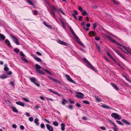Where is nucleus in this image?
Returning <instances> with one entry per match:
<instances>
[{
    "label": "nucleus",
    "instance_id": "nucleus-62",
    "mask_svg": "<svg viewBox=\"0 0 131 131\" xmlns=\"http://www.w3.org/2000/svg\"><path fill=\"white\" fill-rule=\"evenodd\" d=\"M113 2L115 4H116V5H118L119 4L118 2H116L115 0H113Z\"/></svg>",
    "mask_w": 131,
    "mask_h": 131
},
{
    "label": "nucleus",
    "instance_id": "nucleus-60",
    "mask_svg": "<svg viewBox=\"0 0 131 131\" xmlns=\"http://www.w3.org/2000/svg\"><path fill=\"white\" fill-rule=\"evenodd\" d=\"M98 51H99V52L100 53H101L102 52V51L101 50V48H100V47L98 48H97Z\"/></svg>",
    "mask_w": 131,
    "mask_h": 131
},
{
    "label": "nucleus",
    "instance_id": "nucleus-3",
    "mask_svg": "<svg viewBox=\"0 0 131 131\" xmlns=\"http://www.w3.org/2000/svg\"><path fill=\"white\" fill-rule=\"evenodd\" d=\"M111 116L115 119L119 120L122 118V117L121 116L115 113H112L111 114Z\"/></svg>",
    "mask_w": 131,
    "mask_h": 131
},
{
    "label": "nucleus",
    "instance_id": "nucleus-47",
    "mask_svg": "<svg viewBox=\"0 0 131 131\" xmlns=\"http://www.w3.org/2000/svg\"><path fill=\"white\" fill-rule=\"evenodd\" d=\"M23 100L27 102H29V101L25 97H24L23 98Z\"/></svg>",
    "mask_w": 131,
    "mask_h": 131
},
{
    "label": "nucleus",
    "instance_id": "nucleus-5",
    "mask_svg": "<svg viewBox=\"0 0 131 131\" xmlns=\"http://www.w3.org/2000/svg\"><path fill=\"white\" fill-rule=\"evenodd\" d=\"M30 81L36 85L38 87L40 86V84L37 83V80L36 78L33 77L29 78Z\"/></svg>",
    "mask_w": 131,
    "mask_h": 131
},
{
    "label": "nucleus",
    "instance_id": "nucleus-10",
    "mask_svg": "<svg viewBox=\"0 0 131 131\" xmlns=\"http://www.w3.org/2000/svg\"><path fill=\"white\" fill-rule=\"evenodd\" d=\"M65 76L67 78V79L69 81L71 82L74 83V84H75V82L72 80L70 77V76L68 75H66Z\"/></svg>",
    "mask_w": 131,
    "mask_h": 131
},
{
    "label": "nucleus",
    "instance_id": "nucleus-46",
    "mask_svg": "<svg viewBox=\"0 0 131 131\" xmlns=\"http://www.w3.org/2000/svg\"><path fill=\"white\" fill-rule=\"evenodd\" d=\"M14 51L16 53H18L19 51V50L17 48H15L14 49Z\"/></svg>",
    "mask_w": 131,
    "mask_h": 131
},
{
    "label": "nucleus",
    "instance_id": "nucleus-16",
    "mask_svg": "<svg viewBox=\"0 0 131 131\" xmlns=\"http://www.w3.org/2000/svg\"><path fill=\"white\" fill-rule=\"evenodd\" d=\"M5 42L7 45L9 47H10L12 46L9 41L7 39L5 40Z\"/></svg>",
    "mask_w": 131,
    "mask_h": 131
},
{
    "label": "nucleus",
    "instance_id": "nucleus-50",
    "mask_svg": "<svg viewBox=\"0 0 131 131\" xmlns=\"http://www.w3.org/2000/svg\"><path fill=\"white\" fill-rule=\"evenodd\" d=\"M4 70L5 71H7L9 70V69L7 67H5L4 68Z\"/></svg>",
    "mask_w": 131,
    "mask_h": 131
},
{
    "label": "nucleus",
    "instance_id": "nucleus-61",
    "mask_svg": "<svg viewBox=\"0 0 131 131\" xmlns=\"http://www.w3.org/2000/svg\"><path fill=\"white\" fill-rule=\"evenodd\" d=\"M119 56L124 59H125V57L121 53Z\"/></svg>",
    "mask_w": 131,
    "mask_h": 131
},
{
    "label": "nucleus",
    "instance_id": "nucleus-51",
    "mask_svg": "<svg viewBox=\"0 0 131 131\" xmlns=\"http://www.w3.org/2000/svg\"><path fill=\"white\" fill-rule=\"evenodd\" d=\"M29 120L30 121L32 122L33 120V118L32 117H29Z\"/></svg>",
    "mask_w": 131,
    "mask_h": 131
},
{
    "label": "nucleus",
    "instance_id": "nucleus-1",
    "mask_svg": "<svg viewBox=\"0 0 131 131\" xmlns=\"http://www.w3.org/2000/svg\"><path fill=\"white\" fill-rule=\"evenodd\" d=\"M108 39L110 40L112 42L114 43L116 45L123 47V48L128 53L131 54V49H130L129 47H127L124 46L122 45L121 44L117 42L115 40L112 39L113 38L109 36L108 37Z\"/></svg>",
    "mask_w": 131,
    "mask_h": 131
},
{
    "label": "nucleus",
    "instance_id": "nucleus-36",
    "mask_svg": "<svg viewBox=\"0 0 131 131\" xmlns=\"http://www.w3.org/2000/svg\"><path fill=\"white\" fill-rule=\"evenodd\" d=\"M82 102L84 103L87 104H90V103L88 101L86 100H84L82 101Z\"/></svg>",
    "mask_w": 131,
    "mask_h": 131
},
{
    "label": "nucleus",
    "instance_id": "nucleus-27",
    "mask_svg": "<svg viewBox=\"0 0 131 131\" xmlns=\"http://www.w3.org/2000/svg\"><path fill=\"white\" fill-rule=\"evenodd\" d=\"M36 71L38 72L40 74H41L44 75L45 74V73L44 72H43V71H42L41 70H36Z\"/></svg>",
    "mask_w": 131,
    "mask_h": 131
},
{
    "label": "nucleus",
    "instance_id": "nucleus-48",
    "mask_svg": "<svg viewBox=\"0 0 131 131\" xmlns=\"http://www.w3.org/2000/svg\"><path fill=\"white\" fill-rule=\"evenodd\" d=\"M46 26L47 27L50 28V29H52V26L51 25H46Z\"/></svg>",
    "mask_w": 131,
    "mask_h": 131
},
{
    "label": "nucleus",
    "instance_id": "nucleus-35",
    "mask_svg": "<svg viewBox=\"0 0 131 131\" xmlns=\"http://www.w3.org/2000/svg\"><path fill=\"white\" fill-rule=\"evenodd\" d=\"M107 55L109 56L113 60H114V59L113 58L112 56H111V54L109 52H107Z\"/></svg>",
    "mask_w": 131,
    "mask_h": 131
},
{
    "label": "nucleus",
    "instance_id": "nucleus-33",
    "mask_svg": "<svg viewBox=\"0 0 131 131\" xmlns=\"http://www.w3.org/2000/svg\"><path fill=\"white\" fill-rule=\"evenodd\" d=\"M27 2L29 4L32 5L33 6L34 5V4H33V3L30 1V0H27Z\"/></svg>",
    "mask_w": 131,
    "mask_h": 131
},
{
    "label": "nucleus",
    "instance_id": "nucleus-8",
    "mask_svg": "<svg viewBox=\"0 0 131 131\" xmlns=\"http://www.w3.org/2000/svg\"><path fill=\"white\" fill-rule=\"evenodd\" d=\"M76 93L77 94L76 95V96L78 98H82L84 96L83 93L80 92H76Z\"/></svg>",
    "mask_w": 131,
    "mask_h": 131
},
{
    "label": "nucleus",
    "instance_id": "nucleus-30",
    "mask_svg": "<svg viewBox=\"0 0 131 131\" xmlns=\"http://www.w3.org/2000/svg\"><path fill=\"white\" fill-rule=\"evenodd\" d=\"M43 70L45 71L47 73H49V74H50V75H53V74L50 71H49L46 69H43Z\"/></svg>",
    "mask_w": 131,
    "mask_h": 131
},
{
    "label": "nucleus",
    "instance_id": "nucleus-28",
    "mask_svg": "<svg viewBox=\"0 0 131 131\" xmlns=\"http://www.w3.org/2000/svg\"><path fill=\"white\" fill-rule=\"evenodd\" d=\"M62 104L63 105H65L66 104V103H68V101L66 100L65 99H62Z\"/></svg>",
    "mask_w": 131,
    "mask_h": 131
},
{
    "label": "nucleus",
    "instance_id": "nucleus-32",
    "mask_svg": "<svg viewBox=\"0 0 131 131\" xmlns=\"http://www.w3.org/2000/svg\"><path fill=\"white\" fill-rule=\"evenodd\" d=\"M21 58L23 61L27 63H28V61L26 58H24V57H21Z\"/></svg>",
    "mask_w": 131,
    "mask_h": 131
},
{
    "label": "nucleus",
    "instance_id": "nucleus-31",
    "mask_svg": "<svg viewBox=\"0 0 131 131\" xmlns=\"http://www.w3.org/2000/svg\"><path fill=\"white\" fill-rule=\"evenodd\" d=\"M60 20L62 24V27L63 28H64L65 27V24L64 23L63 21L61 19H60Z\"/></svg>",
    "mask_w": 131,
    "mask_h": 131
},
{
    "label": "nucleus",
    "instance_id": "nucleus-39",
    "mask_svg": "<svg viewBox=\"0 0 131 131\" xmlns=\"http://www.w3.org/2000/svg\"><path fill=\"white\" fill-rule=\"evenodd\" d=\"M93 28L94 29H95V28H96V26H97L96 23H94L93 24Z\"/></svg>",
    "mask_w": 131,
    "mask_h": 131
},
{
    "label": "nucleus",
    "instance_id": "nucleus-2",
    "mask_svg": "<svg viewBox=\"0 0 131 131\" xmlns=\"http://www.w3.org/2000/svg\"><path fill=\"white\" fill-rule=\"evenodd\" d=\"M68 27L69 28L71 33L73 35V36H74V38L75 40L77 41L78 42L81 46L83 47H84L85 46L82 43V42L80 41V39L79 38L77 37V36L76 35V34H75V32H74V31L73 29H72L71 27L69 25L68 26Z\"/></svg>",
    "mask_w": 131,
    "mask_h": 131
},
{
    "label": "nucleus",
    "instance_id": "nucleus-41",
    "mask_svg": "<svg viewBox=\"0 0 131 131\" xmlns=\"http://www.w3.org/2000/svg\"><path fill=\"white\" fill-rule=\"evenodd\" d=\"M78 13L77 12L76 10H74V13L72 14V15H78Z\"/></svg>",
    "mask_w": 131,
    "mask_h": 131
},
{
    "label": "nucleus",
    "instance_id": "nucleus-37",
    "mask_svg": "<svg viewBox=\"0 0 131 131\" xmlns=\"http://www.w3.org/2000/svg\"><path fill=\"white\" fill-rule=\"evenodd\" d=\"M82 14L83 15H88V14L87 13V12L86 11H83L82 13Z\"/></svg>",
    "mask_w": 131,
    "mask_h": 131
},
{
    "label": "nucleus",
    "instance_id": "nucleus-64",
    "mask_svg": "<svg viewBox=\"0 0 131 131\" xmlns=\"http://www.w3.org/2000/svg\"><path fill=\"white\" fill-rule=\"evenodd\" d=\"M10 85L12 86H14V83L13 81H10Z\"/></svg>",
    "mask_w": 131,
    "mask_h": 131
},
{
    "label": "nucleus",
    "instance_id": "nucleus-44",
    "mask_svg": "<svg viewBox=\"0 0 131 131\" xmlns=\"http://www.w3.org/2000/svg\"><path fill=\"white\" fill-rule=\"evenodd\" d=\"M114 50L115 51V52L119 55L121 53L120 52H119L116 49H114Z\"/></svg>",
    "mask_w": 131,
    "mask_h": 131
},
{
    "label": "nucleus",
    "instance_id": "nucleus-15",
    "mask_svg": "<svg viewBox=\"0 0 131 131\" xmlns=\"http://www.w3.org/2000/svg\"><path fill=\"white\" fill-rule=\"evenodd\" d=\"M16 103L17 105L21 106H24L25 105L24 103L21 101L16 102Z\"/></svg>",
    "mask_w": 131,
    "mask_h": 131
},
{
    "label": "nucleus",
    "instance_id": "nucleus-38",
    "mask_svg": "<svg viewBox=\"0 0 131 131\" xmlns=\"http://www.w3.org/2000/svg\"><path fill=\"white\" fill-rule=\"evenodd\" d=\"M53 124L55 126H57L58 125V123L56 121L53 122Z\"/></svg>",
    "mask_w": 131,
    "mask_h": 131
},
{
    "label": "nucleus",
    "instance_id": "nucleus-26",
    "mask_svg": "<svg viewBox=\"0 0 131 131\" xmlns=\"http://www.w3.org/2000/svg\"><path fill=\"white\" fill-rule=\"evenodd\" d=\"M112 124L114 126V127H113V129L114 131H117L118 128L117 126L114 123L112 122Z\"/></svg>",
    "mask_w": 131,
    "mask_h": 131
},
{
    "label": "nucleus",
    "instance_id": "nucleus-20",
    "mask_svg": "<svg viewBox=\"0 0 131 131\" xmlns=\"http://www.w3.org/2000/svg\"><path fill=\"white\" fill-rule=\"evenodd\" d=\"M7 77V76L6 74H3L0 76V78L2 79H5Z\"/></svg>",
    "mask_w": 131,
    "mask_h": 131
},
{
    "label": "nucleus",
    "instance_id": "nucleus-52",
    "mask_svg": "<svg viewBox=\"0 0 131 131\" xmlns=\"http://www.w3.org/2000/svg\"><path fill=\"white\" fill-rule=\"evenodd\" d=\"M78 9L81 12H82L83 11V9H82V8L81 7V6H79L78 8Z\"/></svg>",
    "mask_w": 131,
    "mask_h": 131
},
{
    "label": "nucleus",
    "instance_id": "nucleus-58",
    "mask_svg": "<svg viewBox=\"0 0 131 131\" xmlns=\"http://www.w3.org/2000/svg\"><path fill=\"white\" fill-rule=\"evenodd\" d=\"M20 128L22 130H23L24 129V127L23 125H21L20 127Z\"/></svg>",
    "mask_w": 131,
    "mask_h": 131
},
{
    "label": "nucleus",
    "instance_id": "nucleus-42",
    "mask_svg": "<svg viewBox=\"0 0 131 131\" xmlns=\"http://www.w3.org/2000/svg\"><path fill=\"white\" fill-rule=\"evenodd\" d=\"M116 122L119 124L121 125H123V124L121 121H119L116 120Z\"/></svg>",
    "mask_w": 131,
    "mask_h": 131
},
{
    "label": "nucleus",
    "instance_id": "nucleus-34",
    "mask_svg": "<svg viewBox=\"0 0 131 131\" xmlns=\"http://www.w3.org/2000/svg\"><path fill=\"white\" fill-rule=\"evenodd\" d=\"M35 67L36 69H41V67L38 64H36L35 65Z\"/></svg>",
    "mask_w": 131,
    "mask_h": 131
},
{
    "label": "nucleus",
    "instance_id": "nucleus-11",
    "mask_svg": "<svg viewBox=\"0 0 131 131\" xmlns=\"http://www.w3.org/2000/svg\"><path fill=\"white\" fill-rule=\"evenodd\" d=\"M65 76L67 78V79L69 81L71 82L74 83V84H75V82L72 80L70 77V76L68 75H66Z\"/></svg>",
    "mask_w": 131,
    "mask_h": 131
},
{
    "label": "nucleus",
    "instance_id": "nucleus-25",
    "mask_svg": "<svg viewBox=\"0 0 131 131\" xmlns=\"http://www.w3.org/2000/svg\"><path fill=\"white\" fill-rule=\"evenodd\" d=\"M112 86L116 90H118L119 89L117 87L116 85L114 83H112L111 84Z\"/></svg>",
    "mask_w": 131,
    "mask_h": 131
},
{
    "label": "nucleus",
    "instance_id": "nucleus-43",
    "mask_svg": "<svg viewBox=\"0 0 131 131\" xmlns=\"http://www.w3.org/2000/svg\"><path fill=\"white\" fill-rule=\"evenodd\" d=\"M114 50L115 51V52L119 55L121 53L120 52H119L116 49H114Z\"/></svg>",
    "mask_w": 131,
    "mask_h": 131
},
{
    "label": "nucleus",
    "instance_id": "nucleus-17",
    "mask_svg": "<svg viewBox=\"0 0 131 131\" xmlns=\"http://www.w3.org/2000/svg\"><path fill=\"white\" fill-rule=\"evenodd\" d=\"M53 8L55 10V11H56L58 13H60V11L61 10V9H58L57 8V7L56 6H53Z\"/></svg>",
    "mask_w": 131,
    "mask_h": 131
},
{
    "label": "nucleus",
    "instance_id": "nucleus-40",
    "mask_svg": "<svg viewBox=\"0 0 131 131\" xmlns=\"http://www.w3.org/2000/svg\"><path fill=\"white\" fill-rule=\"evenodd\" d=\"M89 34L90 35H94L95 34V32L94 31H90L89 32Z\"/></svg>",
    "mask_w": 131,
    "mask_h": 131
},
{
    "label": "nucleus",
    "instance_id": "nucleus-45",
    "mask_svg": "<svg viewBox=\"0 0 131 131\" xmlns=\"http://www.w3.org/2000/svg\"><path fill=\"white\" fill-rule=\"evenodd\" d=\"M20 53L21 56H22L23 57H26L25 55L22 52H21V51L20 52Z\"/></svg>",
    "mask_w": 131,
    "mask_h": 131
},
{
    "label": "nucleus",
    "instance_id": "nucleus-21",
    "mask_svg": "<svg viewBox=\"0 0 131 131\" xmlns=\"http://www.w3.org/2000/svg\"><path fill=\"white\" fill-rule=\"evenodd\" d=\"M61 129L62 131H64L65 129V125L63 123H61Z\"/></svg>",
    "mask_w": 131,
    "mask_h": 131
},
{
    "label": "nucleus",
    "instance_id": "nucleus-54",
    "mask_svg": "<svg viewBox=\"0 0 131 131\" xmlns=\"http://www.w3.org/2000/svg\"><path fill=\"white\" fill-rule=\"evenodd\" d=\"M118 48L120 49H121V50H122V51H123L125 53H126L127 54L128 53L126 51H125V50H124L121 47H118Z\"/></svg>",
    "mask_w": 131,
    "mask_h": 131
},
{
    "label": "nucleus",
    "instance_id": "nucleus-57",
    "mask_svg": "<svg viewBox=\"0 0 131 131\" xmlns=\"http://www.w3.org/2000/svg\"><path fill=\"white\" fill-rule=\"evenodd\" d=\"M100 128L101 129L103 130H106V129L105 127L103 126L100 127Z\"/></svg>",
    "mask_w": 131,
    "mask_h": 131
},
{
    "label": "nucleus",
    "instance_id": "nucleus-12",
    "mask_svg": "<svg viewBox=\"0 0 131 131\" xmlns=\"http://www.w3.org/2000/svg\"><path fill=\"white\" fill-rule=\"evenodd\" d=\"M57 41L58 43L62 45H64L65 46L67 45V44L66 42L63 41L60 39H58L57 40Z\"/></svg>",
    "mask_w": 131,
    "mask_h": 131
},
{
    "label": "nucleus",
    "instance_id": "nucleus-29",
    "mask_svg": "<svg viewBox=\"0 0 131 131\" xmlns=\"http://www.w3.org/2000/svg\"><path fill=\"white\" fill-rule=\"evenodd\" d=\"M122 121L123 122L125 123L127 125H130V123L128 122L126 120H125L124 119H123L122 120Z\"/></svg>",
    "mask_w": 131,
    "mask_h": 131
},
{
    "label": "nucleus",
    "instance_id": "nucleus-14",
    "mask_svg": "<svg viewBox=\"0 0 131 131\" xmlns=\"http://www.w3.org/2000/svg\"><path fill=\"white\" fill-rule=\"evenodd\" d=\"M47 77L48 78H49L51 80H52L53 81H54L55 82L57 83H60V82L56 79H53V78H52L51 77H50V76H48Z\"/></svg>",
    "mask_w": 131,
    "mask_h": 131
},
{
    "label": "nucleus",
    "instance_id": "nucleus-23",
    "mask_svg": "<svg viewBox=\"0 0 131 131\" xmlns=\"http://www.w3.org/2000/svg\"><path fill=\"white\" fill-rule=\"evenodd\" d=\"M12 111L15 113H17L18 112V111L16 108L14 107H12Z\"/></svg>",
    "mask_w": 131,
    "mask_h": 131
},
{
    "label": "nucleus",
    "instance_id": "nucleus-59",
    "mask_svg": "<svg viewBox=\"0 0 131 131\" xmlns=\"http://www.w3.org/2000/svg\"><path fill=\"white\" fill-rule=\"evenodd\" d=\"M95 39L96 40H99L100 39V38L98 36H96L95 37Z\"/></svg>",
    "mask_w": 131,
    "mask_h": 131
},
{
    "label": "nucleus",
    "instance_id": "nucleus-4",
    "mask_svg": "<svg viewBox=\"0 0 131 131\" xmlns=\"http://www.w3.org/2000/svg\"><path fill=\"white\" fill-rule=\"evenodd\" d=\"M83 60L85 61L88 64V67L91 68L95 71L96 70L94 68L93 66L85 58L83 59Z\"/></svg>",
    "mask_w": 131,
    "mask_h": 131
},
{
    "label": "nucleus",
    "instance_id": "nucleus-56",
    "mask_svg": "<svg viewBox=\"0 0 131 131\" xmlns=\"http://www.w3.org/2000/svg\"><path fill=\"white\" fill-rule=\"evenodd\" d=\"M33 14L34 15H38V12L37 11L35 10Z\"/></svg>",
    "mask_w": 131,
    "mask_h": 131
},
{
    "label": "nucleus",
    "instance_id": "nucleus-6",
    "mask_svg": "<svg viewBox=\"0 0 131 131\" xmlns=\"http://www.w3.org/2000/svg\"><path fill=\"white\" fill-rule=\"evenodd\" d=\"M53 6H54L53 5H52V6H50L51 10H50V14L54 18H55L56 19V15L55 14V10L53 8Z\"/></svg>",
    "mask_w": 131,
    "mask_h": 131
},
{
    "label": "nucleus",
    "instance_id": "nucleus-24",
    "mask_svg": "<svg viewBox=\"0 0 131 131\" xmlns=\"http://www.w3.org/2000/svg\"><path fill=\"white\" fill-rule=\"evenodd\" d=\"M34 59L36 60V61L40 62H42V60L39 58L38 57H34Z\"/></svg>",
    "mask_w": 131,
    "mask_h": 131
},
{
    "label": "nucleus",
    "instance_id": "nucleus-53",
    "mask_svg": "<svg viewBox=\"0 0 131 131\" xmlns=\"http://www.w3.org/2000/svg\"><path fill=\"white\" fill-rule=\"evenodd\" d=\"M96 101L98 102H100L102 101V100L100 99L97 98V97L96 98Z\"/></svg>",
    "mask_w": 131,
    "mask_h": 131
},
{
    "label": "nucleus",
    "instance_id": "nucleus-7",
    "mask_svg": "<svg viewBox=\"0 0 131 131\" xmlns=\"http://www.w3.org/2000/svg\"><path fill=\"white\" fill-rule=\"evenodd\" d=\"M11 36L13 41L17 45H19V43L18 42V38L12 35H11Z\"/></svg>",
    "mask_w": 131,
    "mask_h": 131
},
{
    "label": "nucleus",
    "instance_id": "nucleus-18",
    "mask_svg": "<svg viewBox=\"0 0 131 131\" xmlns=\"http://www.w3.org/2000/svg\"><path fill=\"white\" fill-rule=\"evenodd\" d=\"M5 39V36L3 35L0 33V41L4 40Z\"/></svg>",
    "mask_w": 131,
    "mask_h": 131
},
{
    "label": "nucleus",
    "instance_id": "nucleus-22",
    "mask_svg": "<svg viewBox=\"0 0 131 131\" xmlns=\"http://www.w3.org/2000/svg\"><path fill=\"white\" fill-rule=\"evenodd\" d=\"M101 106L103 108H106L107 109H109L110 108H112L108 106L107 105H101Z\"/></svg>",
    "mask_w": 131,
    "mask_h": 131
},
{
    "label": "nucleus",
    "instance_id": "nucleus-13",
    "mask_svg": "<svg viewBox=\"0 0 131 131\" xmlns=\"http://www.w3.org/2000/svg\"><path fill=\"white\" fill-rule=\"evenodd\" d=\"M48 90L49 91L52 93H53L54 94L57 95L58 96H61L62 95L61 94H60L58 93L57 92L54 91L53 90L51 89H49Z\"/></svg>",
    "mask_w": 131,
    "mask_h": 131
},
{
    "label": "nucleus",
    "instance_id": "nucleus-55",
    "mask_svg": "<svg viewBox=\"0 0 131 131\" xmlns=\"http://www.w3.org/2000/svg\"><path fill=\"white\" fill-rule=\"evenodd\" d=\"M12 127L16 129L17 128V126L15 124H13L12 125Z\"/></svg>",
    "mask_w": 131,
    "mask_h": 131
},
{
    "label": "nucleus",
    "instance_id": "nucleus-9",
    "mask_svg": "<svg viewBox=\"0 0 131 131\" xmlns=\"http://www.w3.org/2000/svg\"><path fill=\"white\" fill-rule=\"evenodd\" d=\"M46 126L47 129L49 131H53V127L49 124H47Z\"/></svg>",
    "mask_w": 131,
    "mask_h": 131
},
{
    "label": "nucleus",
    "instance_id": "nucleus-19",
    "mask_svg": "<svg viewBox=\"0 0 131 131\" xmlns=\"http://www.w3.org/2000/svg\"><path fill=\"white\" fill-rule=\"evenodd\" d=\"M39 119L38 118H36L34 120V123L36 124V125L38 126L39 125V123L38 122Z\"/></svg>",
    "mask_w": 131,
    "mask_h": 131
},
{
    "label": "nucleus",
    "instance_id": "nucleus-63",
    "mask_svg": "<svg viewBox=\"0 0 131 131\" xmlns=\"http://www.w3.org/2000/svg\"><path fill=\"white\" fill-rule=\"evenodd\" d=\"M104 59L107 62H109L110 60L107 58L105 57H104Z\"/></svg>",
    "mask_w": 131,
    "mask_h": 131
},
{
    "label": "nucleus",
    "instance_id": "nucleus-49",
    "mask_svg": "<svg viewBox=\"0 0 131 131\" xmlns=\"http://www.w3.org/2000/svg\"><path fill=\"white\" fill-rule=\"evenodd\" d=\"M40 127L42 128H45V125L43 124H41Z\"/></svg>",
    "mask_w": 131,
    "mask_h": 131
}]
</instances>
